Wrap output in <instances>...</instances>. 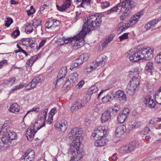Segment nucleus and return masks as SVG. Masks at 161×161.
<instances>
[{"label":"nucleus","instance_id":"obj_31","mask_svg":"<svg viewBox=\"0 0 161 161\" xmlns=\"http://www.w3.org/2000/svg\"><path fill=\"white\" fill-rule=\"evenodd\" d=\"M155 100L158 104L161 105V89H159L155 93Z\"/></svg>","mask_w":161,"mask_h":161},{"label":"nucleus","instance_id":"obj_5","mask_svg":"<svg viewBox=\"0 0 161 161\" xmlns=\"http://www.w3.org/2000/svg\"><path fill=\"white\" fill-rule=\"evenodd\" d=\"M84 38L80 32L77 36L64 39L65 44L70 43L74 47H82L84 45Z\"/></svg>","mask_w":161,"mask_h":161},{"label":"nucleus","instance_id":"obj_24","mask_svg":"<svg viewBox=\"0 0 161 161\" xmlns=\"http://www.w3.org/2000/svg\"><path fill=\"white\" fill-rule=\"evenodd\" d=\"M96 141L94 142L95 145L97 147H100L103 146L107 142V140L104 138H97L95 140Z\"/></svg>","mask_w":161,"mask_h":161},{"label":"nucleus","instance_id":"obj_17","mask_svg":"<svg viewBox=\"0 0 161 161\" xmlns=\"http://www.w3.org/2000/svg\"><path fill=\"white\" fill-rule=\"evenodd\" d=\"M76 150V152H75L73 148H72V149H70L69 151L68 155L70 157L71 155L74 156L75 154V158L77 161H78V160H80L83 157V154L78 149Z\"/></svg>","mask_w":161,"mask_h":161},{"label":"nucleus","instance_id":"obj_11","mask_svg":"<svg viewBox=\"0 0 161 161\" xmlns=\"http://www.w3.org/2000/svg\"><path fill=\"white\" fill-rule=\"evenodd\" d=\"M67 72V69L66 67L62 68L57 76L56 81L53 82L54 84L56 85L57 83H59V84H62L63 81V79L65 78Z\"/></svg>","mask_w":161,"mask_h":161},{"label":"nucleus","instance_id":"obj_26","mask_svg":"<svg viewBox=\"0 0 161 161\" xmlns=\"http://www.w3.org/2000/svg\"><path fill=\"white\" fill-rule=\"evenodd\" d=\"M59 129L62 132H64L68 127L67 122L64 119L62 120L61 123H59Z\"/></svg>","mask_w":161,"mask_h":161},{"label":"nucleus","instance_id":"obj_6","mask_svg":"<svg viewBox=\"0 0 161 161\" xmlns=\"http://www.w3.org/2000/svg\"><path fill=\"white\" fill-rule=\"evenodd\" d=\"M119 105L114 106L104 112L101 117L102 122L103 123L105 122L110 119L112 116L115 115L119 110Z\"/></svg>","mask_w":161,"mask_h":161},{"label":"nucleus","instance_id":"obj_57","mask_svg":"<svg viewBox=\"0 0 161 161\" xmlns=\"http://www.w3.org/2000/svg\"><path fill=\"white\" fill-rule=\"evenodd\" d=\"M84 81L83 80H81L80 81L79 83L77 85L76 87L77 88L80 89L81 88L83 85L84 84Z\"/></svg>","mask_w":161,"mask_h":161},{"label":"nucleus","instance_id":"obj_33","mask_svg":"<svg viewBox=\"0 0 161 161\" xmlns=\"http://www.w3.org/2000/svg\"><path fill=\"white\" fill-rule=\"evenodd\" d=\"M31 24L35 28H36L38 27L40 29L42 30V26L40 20H38L36 19H34L32 21Z\"/></svg>","mask_w":161,"mask_h":161},{"label":"nucleus","instance_id":"obj_22","mask_svg":"<svg viewBox=\"0 0 161 161\" xmlns=\"http://www.w3.org/2000/svg\"><path fill=\"white\" fill-rule=\"evenodd\" d=\"M137 77V76L135 77L133 76L132 80L129 84L133 87H136V88L138 89L139 84V79Z\"/></svg>","mask_w":161,"mask_h":161},{"label":"nucleus","instance_id":"obj_10","mask_svg":"<svg viewBox=\"0 0 161 161\" xmlns=\"http://www.w3.org/2000/svg\"><path fill=\"white\" fill-rule=\"evenodd\" d=\"M112 95L114 99L123 102H125L126 100V96L123 91L119 90Z\"/></svg>","mask_w":161,"mask_h":161},{"label":"nucleus","instance_id":"obj_49","mask_svg":"<svg viewBox=\"0 0 161 161\" xmlns=\"http://www.w3.org/2000/svg\"><path fill=\"white\" fill-rule=\"evenodd\" d=\"M80 59H82L83 62L86 61L88 59V56L87 54H82L80 56Z\"/></svg>","mask_w":161,"mask_h":161},{"label":"nucleus","instance_id":"obj_59","mask_svg":"<svg viewBox=\"0 0 161 161\" xmlns=\"http://www.w3.org/2000/svg\"><path fill=\"white\" fill-rule=\"evenodd\" d=\"M46 39H43L40 42L38 48H40L41 47H42L44 44L46 43Z\"/></svg>","mask_w":161,"mask_h":161},{"label":"nucleus","instance_id":"obj_4","mask_svg":"<svg viewBox=\"0 0 161 161\" xmlns=\"http://www.w3.org/2000/svg\"><path fill=\"white\" fill-rule=\"evenodd\" d=\"M122 6L119 8V12L122 11L124 12L120 17L121 20H123L126 17H128L130 14V9L134 7L135 5L133 0H126L122 2Z\"/></svg>","mask_w":161,"mask_h":161},{"label":"nucleus","instance_id":"obj_12","mask_svg":"<svg viewBox=\"0 0 161 161\" xmlns=\"http://www.w3.org/2000/svg\"><path fill=\"white\" fill-rule=\"evenodd\" d=\"M37 122H35V124L33 126V128H28L27 129L26 131V136L28 140L29 141L31 140H32V138L33 137L37 130L44 126V125H41L40 127L38 126L37 128V130H36V128H35V127L36 125H37Z\"/></svg>","mask_w":161,"mask_h":161},{"label":"nucleus","instance_id":"obj_53","mask_svg":"<svg viewBox=\"0 0 161 161\" xmlns=\"http://www.w3.org/2000/svg\"><path fill=\"white\" fill-rule=\"evenodd\" d=\"M155 61L158 63H161V53L155 57Z\"/></svg>","mask_w":161,"mask_h":161},{"label":"nucleus","instance_id":"obj_42","mask_svg":"<svg viewBox=\"0 0 161 161\" xmlns=\"http://www.w3.org/2000/svg\"><path fill=\"white\" fill-rule=\"evenodd\" d=\"M6 23L5 24V26L7 27L9 26L13 22V20L12 19L9 18H7L6 20H5Z\"/></svg>","mask_w":161,"mask_h":161},{"label":"nucleus","instance_id":"obj_7","mask_svg":"<svg viewBox=\"0 0 161 161\" xmlns=\"http://www.w3.org/2000/svg\"><path fill=\"white\" fill-rule=\"evenodd\" d=\"M107 57L104 55L99 56L98 58L97 59V60L95 62L94 66H90L86 68V72H91L98 66H101L103 64H104L107 61Z\"/></svg>","mask_w":161,"mask_h":161},{"label":"nucleus","instance_id":"obj_58","mask_svg":"<svg viewBox=\"0 0 161 161\" xmlns=\"http://www.w3.org/2000/svg\"><path fill=\"white\" fill-rule=\"evenodd\" d=\"M7 61L6 60H3L0 61V69L3 66L7 64Z\"/></svg>","mask_w":161,"mask_h":161},{"label":"nucleus","instance_id":"obj_1","mask_svg":"<svg viewBox=\"0 0 161 161\" xmlns=\"http://www.w3.org/2000/svg\"><path fill=\"white\" fill-rule=\"evenodd\" d=\"M101 22L102 18L100 16L93 14L89 16L87 21L84 23L82 29L80 32V34L84 38L91 31L99 28L101 25Z\"/></svg>","mask_w":161,"mask_h":161},{"label":"nucleus","instance_id":"obj_55","mask_svg":"<svg viewBox=\"0 0 161 161\" xmlns=\"http://www.w3.org/2000/svg\"><path fill=\"white\" fill-rule=\"evenodd\" d=\"M110 5L109 3L107 1L103 2L101 3V7L102 8H104Z\"/></svg>","mask_w":161,"mask_h":161},{"label":"nucleus","instance_id":"obj_61","mask_svg":"<svg viewBox=\"0 0 161 161\" xmlns=\"http://www.w3.org/2000/svg\"><path fill=\"white\" fill-rule=\"evenodd\" d=\"M35 12V9H33L28 10L27 11V14L29 16H30L32 15Z\"/></svg>","mask_w":161,"mask_h":161},{"label":"nucleus","instance_id":"obj_20","mask_svg":"<svg viewBox=\"0 0 161 161\" xmlns=\"http://www.w3.org/2000/svg\"><path fill=\"white\" fill-rule=\"evenodd\" d=\"M143 14L142 12L140 11L136 14L134 15L133 17L129 19V22L130 24L131 25H133L136 24L139 20L141 15Z\"/></svg>","mask_w":161,"mask_h":161},{"label":"nucleus","instance_id":"obj_48","mask_svg":"<svg viewBox=\"0 0 161 161\" xmlns=\"http://www.w3.org/2000/svg\"><path fill=\"white\" fill-rule=\"evenodd\" d=\"M45 26L46 28L48 29L53 28V20L48 21L45 24Z\"/></svg>","mask_w":161,"mask_h":161},{"label":"nucleus","instance_id":"obj_32","mask_svg":"<svg viewBox=\"0 0 161 161\" xmlns=\"http://www.w3.org/2000/svg\"><path fill=\"white\" fill-rule=\"evenodd\" d=\"M24 154L32 160L35 156L34 152L32 149H28Z\"/></svg>","mask_w":161,"mask_h":161},{"label":"nucleus","instance_id":"obj_38","mask_svg":"<svg viewBox=\"0 0 161 161\" xmlns=\"http://www.w3.org/2000/svg\"><path fill=\"white\" fill-rule=\"evenodd\" d=\"M109 95H107L102 98V100L103 103H106L110 101L111 100L113 99V98Z\"/></svg>","mask_w":161,"mask_h":161},{"label":"nucleus","instance_id":"obj_63","mask_svg":"<svg viewBox=\"0 0 161 161\" xmlns=\"http://www.w3.org/2000/svg\"><path fill=\"white\" fill-rule=\"evenodd\" d=\"M36 45V42L35 41H34L33 40L31 41V42L29 43V46L31 48H33L35 47V46Z\"/></svg>","mask_w":161,"mask_h":161},{"label":"nucleus","instance_id":"obj_16","mask_svg":"<svg viewBox=\"0 0 161 161\" xmlns=\"http://www.w3.org/2000/svg\"><path fill=\"white\" fill-rule=\"evenodd\" d=\"M86 104V103H84V101L83 100H78L75 101V103L72 106L71 110V111H73L75 110L80 109L85 106Z\"/></svg>","mask_w":161,"mask_h":161},{"label":"nucleus","instance_id":"obj_64","mask_svg":"<svg viewBox=\"0 0 161 161\" xmlns=\"http://www.w3.org/2000/svg\"><path fill=\"white\" fill-rule=\"evenodd\" d=\"M89 93H87L86 95V97L85 99L86 101V103H88L90 100L91 97Z\"/></svg>","mask_w":161,"mask_h":161},{"label":"nucleus","instance_id":"obj_9","mask_svg":"<svg viewBox=\"0 0 161 161\" xmlns=\"http://www.w3.org/2000/svg\"><path fill=\"white\" fill-rule=\"evenodd\" d=\"M107 132V130H106L105 128L103 126H100L94 130L92 136L94 137V140L97 138H102L103 136H105Z\"/></svg>","mask_w":161,"mask_h":161},{"label":"nucleus","instance_id":"obj_19","mask_svg":"<svg viewBox=\"0 0 161 161\" xmlns=\"http://www.w3.org/2000/svg\"><path fill=\"white\" fill-rule=\"evenodd\" d=\"M44 78L42 75H40L36 77L31 81L30 86L32 88H34L36 86L37 84L43 81Z\"/></svg>","mask_w":161,"mask_h":161},{"label":"nucleus","instance_id":"obj_15","mask_svg":"<svg viewBox=\"0 0 161 161\" xmlns=\"http://www.w3.org/2000/svg\"><path fill=\"white\" fill-rule=\"evenodd\" d=\"M129 129H127L125 125H121L117 127L115 132V134L117 137H120L121 136L123 135L125 132L127 131L128 132Z\"/></svg>","mask_w":161,"mask_h":161},{"label":"nucleus","instance_id":"obj_2","mask_svg":"<svg viewBox=\"0 0 161 161\" xmlns=\"http://www.w3.org/2000/svg\"><path fill=\"white\" fill-rule=\"evenodd\" d=\"M84 131L82 128L77 127L73 128L69 131L67 136V138L70 140H73L70 144L71 148L77 150L78 149L79 143L83 140Z\"/></svg>","mask_w":161,"mask_h":161},{"label":"nucleus","instance_id":"obj_30","mask_svg":"<svg viewBox=\"0 0 161 161\" xmlns=\"http://www.w3.org/2000/svg\"><path fill=\"white\" fill-rule=\"evenodd\" d=\"M120 3L118 4L116 6L110 9L107 11V14H109L111 13L114 12H117L118 10L119 9V8H121L122 6V4Z\"/></svg>","mask_w":161,"mask_h":161},{"label":"nucleus","instance_id":"obj_52","mask_svg":"<svg viewBox=\"0 0 161 161\" xmlns=\"http://www.w3.org/2000/svg\"><path fill=\"white\" fill-rule=\"evenodd\" d=\"M53 20V28H55L56 27L60 25V22L59 21L57 20L54 19Z\"/></svg>","mask_w":161,"mask_h":161},{"label":"nucleus","instance_id":"obj_60","mask_svg":"<svg viewBox=\"0 0 161 161\" xmlns=\"http://www.w3.org/2000/svg\"><path fill=\"white\" fill-rule=\"evenodd\" d=\"M53 116H50L48 117V119L47 120L46 122L47 123L49 124H51L53 120Z\"/></svg>","mask_w":161,"mask_h":161},{"label":"nucleus","instance_id":"obj_29","mask_svg":"<svg viewBox=\"0 0 161 161\" xmlns=\"http://www.w3.org/2000/svg\"><path fill=\"white\" fill-rule=\"evenodd\" d=\"M71 5V4L69 3L66 4L65 3H63L62 5L61 6H59L58 5H56V6L57 9L58 10L61 12L64 11L68 8H69Z\"/></svg>","mask_w":161,"mask_h":161},{"label":"nucleus","instance_id":"obj_36","mask_svg":"<svg viewBox=\"0 0 161 161\" xmlns=\"http://www.w3.org/2000/svg\"><path fill=\"white\" fill-rule=\"evenodd\" d=\"M34 28L31 23H28L25 27V31L27 33H31L34 30Z\"/></svg>","mask_w":161,"mask_h":161},{"label":"nucleus","instance_id":"obj_3","mask_svg":"<svg viewBox=\"0 0 161 161\" xmlns=\"http://www.w3.org/2000/svg\"><path fill=\"white\" fill-rule=\"evenodd\" d=\"M154 49L153 47H143L129 57L130 60L133 62H136L141 59H149L153 56Z\"/></svg>","mask_w":161,"mask_h":161},{"label":"nucleus","instance_id":"obj_28","mask_svg":"<svg viewBox=\"0 0 161 161\" xmlns=\"http://www.w3.org/2000/svg\"><path fill=\"white\" fill-rule=\"evenodd\" d=\"M6 148L11 143L12 140L7 136L5 135L1 138Z\"/></svg>","mask_w":161,"mask_h":161},{"label":"nucleus","instance_id":"obj_51","mask_svg":"<svg viewBox=\"0 0 161 161\" xmlns=\"http://www.w3.org/2000/svg\"><path fill=\"white\" fill-rule=\"evenodd\" d=\"M24 85L23 84H19V85L17 86H15L14 88H12L11 89V92H14V91H15L16 90L19 89H21V88H22L24 86Z\"/></svg>","mask_w":161,"mask_h":161},{"label":"nucleus","instance_id":"obj_14","mask_svg":"<svg viewBox=\"0 0 161 161\" xmlns=\"http://www.w3.org/2000/svg\"><path fill=\"white\" fill-rule=\"evenodd\" d=\"M3 132H4L5 135H8L7 136L12 141L17 138L16 133L12 130V129L9 127H7L5 129L3 128Z\"/></svg>","mask_w":161,"mask_h":161},{"label":"nucleus","instance_id":"obj_23","mask_svg":"<svg viewBox=\"0 0 161 161\" xmlns=\"http://www.w3.org/2000/svg\"><path fill=\"white\" fill-rule=\"evenodd\" d=\"M154 68L153 63L152 61H148L146 63L145 69L148 72H150V75H153L152 72L154 70Z\"/></svg>","mask_w":161,"mask_h":161},{"label":"nucleus","instance_id":"obj_25","mask_svg":"<svg viewBox=\"0 0 161 161\" xmlns=\"http://www.w3.org/2000/svg\"><path fill=\"white\" fill-rule=\"evenodd\" d=\"M47 111L48 109H46L42 111L39 115V118H40V119L43 121V126H45V125L44 124L46 119Z\"/></svg>","mask_w":161,"mask_h":161},{"label":"nucleus","instance_id":"obj_37","mask_svg":"<svg viewBox=\"0 0 161 161\" xmlns=\"http://www.w3.org/2000/svg\"><path fill=\"white\" fill-rule=\"evenodd\" d=\"M142 125V123L140 121H136L133 124L129 125L130 128L128 130H131L132 129L135 128L140 127Z\"/></svg>","mask_w":161,"mask_h":161},{"label":"nucleus","instance_id":"obj_40","mask_svg":"<svg viewBox=\"0 0 161 161\" xmlns=\"http://www.w3.org/2000/svg\"><path fill=\"white\" fill-rule=\"evenodd\" d=\"M31 42V39L30 38L22 39L20 41V44L23 45L27 46L29 45V43Z\"/></svg>","mask_w":161,"mask_h":161},{"label":"nucleus","instance_id":"obj_44","mask_svg":"<svg viewBox=\"0 0 161 161\" xmlns=\"http://www.w3.org/2000/svg\"><path fill=\"white\" fill-rule=\"evenodd\" d=\"M20 34L19 31L17 29L12 32L11 34V36L14 38H15Z\"/></svg>","mask_w":161,"mask_h":161},{"label":"nucleus","instance_id":"obj_47","mask_svg":"<svg viewBox=\"0 0 161 161\" xmlns=\"http://www.w3.org/2000/svg\"><path fill=\"white\" fill-rule=\"evenodd\" d=\"M39 111V108H33L31 109L30 110H28L26 114L25 115L24 118H25L26 116L28 114L30 113L32 111H34L36 113L38 112Z\"/></svg>","mask_w":161,"mask_h":161},{"label":"nucleus","instance_id":"obj_50","mask_svg":"<svg viewBox=\"0 0 161 161\" xmlns=\"http://www.w3.org/2000/svg\"><path fill=\"white\" fill-rule=\"evenodd\" d=\"M128 34H129V33H125L123 34L122 36H119V38L120 39V41H121L123 40L128 38Z\"/></svg>","mask_w":161,"mask_h":161},{"label":"nucleus","instance_id":"obj_35","mask_svg":"<svg viewBox=\"0 0 161 161\" xmlns=\"http://www.w3.org/2000/svg\"><path fill=\"white\" fill-rule=\"evenodd\" d=\"M38 58L37 55H36L34 56L31 57L26 62L27 64L29 66H31L33 63L36 61Z\"/></svg>","mask_w":161,"mask_h":161},{"label":"nucleus","instance_id":"obj_46","mask_svg":"<svg viewBox=\"0 0 161 161\" xmlns=\"http://www.w3.org/2000/svg\"><path fill=\"white\" fill-rule=\"evenodd\" d=\"M79 65L75 61L70 66V69L71 70H75L78 67Z\"/></svg>","mask_w":161,"mask_h":161},{"label":"nucleus","instance_id":"obj_18","mask_svg":"<svg viewBox=\"0 0 161 161\" xmlns=\"http://www.w3.org/2000/svg\"><path fill=\"white\" fill-rule=\"evenodd\" d=\"M151 96H147L144 100V103L150 108H154L156 104L154 101L151 99Z\"/></svg>","mask_w":161,"mask_h":161},{"label":"nucleus","instance_id":"obj_21","mask_svg":"<svg viewBox=\"0 0 161 161\" xmlns=\"http://www.w3.org/2000/svg\"><path fill=\"white\" fill-rule=\"evenodd\" d=\"M161 20V18L154 19L149 22L145 26L144 28L146 30L153 28L155 25Z\"/></svg>","mask_w":161,"mask_h":161},{"label":"nucleus","instance_id":"obj_56","mask_svg":"<svg viewBox=\"0 0 161 161\" xmlns=\"http://www.w3.org/2000/svg\"><path fill=\"white\" fill-rule=\"evenodd\" d=\"M75 61L79 65V66L82 64L83 63L82 59H80V56L78 58L75 59Z\"/></svg>","mask_w":161,"mask_h":161},{"label":"nucleus","instance_id":"obj_45","mask_svg":"<svg viewBox=\"0 0 161 161\" xmlns=\"http://www.w3.org/2000/svg\"><path fill=\"white\" fill-rule=\"evenodd\" d=\"M126 92L127 93L130 95H133L136 91L133 89H131V88L127 87L126 88Z\"/></svg>","mask_w":161,"mask_h":161},{"label":"nucleus","instance_id":"obj_62","mask_svg":"<svg viewBox=\"0 0 161 161\" xmlns=\"http://www.w3.org/2000/svg\"><path fill=\"white\" fill-rule=\"evenodd\" d=\"M56 108H54L51 109V111L49 112V114L51 116H53L55 114V111L56 110Z\"/></svg>","mask_w":161,"mask_h":161},{"label":"nucleus","instance_id":"obj_34","mask_svg":"<svg viewBox=\"0 0 161 161\" xmlns=\"http://www.w3.org/2000/svg\"><path fill=\"white\" fill-rule=\"evenodd\" d=\"M127 116V115H125V114L120 113H119L118 116V120L120 123H123L125 121Z\"/></svg>","mask_w":161,"mask_h":161},{"label":"nucleus","instance_id":"obj_27","mask_svg":"<svg viewBox=\"0 0 161 161\" xmlns=\"http://www.w3.org/2000/svg\"><path fill=\"white\" fill-rule=\"evenodd\" d=\"M20 109V106L16 103H14L11 105L9 108V111L12 113H17L19 111Z\"/></svg>","mask_w":161,"mask_h":161},{"label":"nucleus","instance_id":"obj_39","mask_svg":"<svg viewBox=\"0 0 161 161\" xmlns=\"http://www.w3.org/2000/svg\"><path fill=\"white\" fill-rule=\"evenodd\" d=\"M130 24V22L129 23H123L122 26L120 25L119 26V29H121V31H123L130 26H132Z\"/></svg>","mask_w":161,"mask_h":161},{"label":"nucleus","instance_id":"obj_8","mask_svg":"<svg viewBox=\"0 0 161 161\" xmlns=\"http://www.w3.org/2000/svg\"><path fill=\"white\" fill-rule=\"evenodd\" d=\"M78 77L79 75L77 72H75L71 73L68 76L67 80L64 86L69 88L72 87L77 81Z\"/></svg>","mask_w":161,"mask_h":161},{"label":"nucleus","instance_id":"obj_43","mask_svg":"<svg viewBox=\"0 0 161 161\" xmlns=\"http://www.w3.org/2000/svg\"><path fill=\"white\" fill-rule=\"evenodd\" d=\"M97 91V89L96 86H93L91 87L89 90V93L92 95L94 93H95Z\"/></svg>","mask_w":161,"mask_h":161},{"label":"nucleus","instance_id":"obj_41","mask_svg":"<svg viewBox=\"0 0 161 161\" xmlns=\"http://www.w3.org/2000/svg\"><path fill=\"white\" fill-rule=\"evenodd\" d=\"M15 80L16 78L15 77L9 78L8 79L6 80L5 82L7 84L12 85L14 84Z\"/></svg>","mask_w":161,"mask_h":161},{"label":"nucleus","instance_id":"obj_54","mask_svg":"<svg viewBox=\"0 0 161 161\" xmlns=\"http://www.w3.org/2000/svg\"><path fill=\"white\" fill-rule=\"evenodd\" d=\"M32 160L31 159L29 158L24 154L23 157L21 158L20 161H32Z\"/></svg>","mask_w":161,"mask_h":161},{"label":"nucleus","instance_id":"obj_13","mask_svg":"<svg viewBox=\"0 0 161 161\" xmlns=\"http://www.w3.org/2000/svg\"><path fill=\"white\" fill-rule=\"evenodd\" d=\"M136 146V143L135 142H131L128 145H125L120 147L119 151L121 153H129L135 149Z\"/></svg>","mask_w":161,"mask_h":161}]
</instances>
